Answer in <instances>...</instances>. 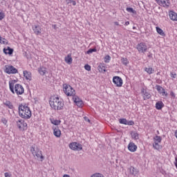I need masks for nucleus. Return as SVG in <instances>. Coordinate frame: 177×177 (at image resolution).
I'll list each match as a JSON object with an SVG mask.
<instances>
[{
	"label": "nucleus",
	"instance_id": "nucleus-5",
	"mask_svg": "<svg viewBox=\"0 0 177 177\" xmlns=\"http://www.w3.org/2000/svg\"><path fill=\"white\" fill-rule=\"evenodd\" d=\"M63 90L66 96H75V90H74L71 86L64 84Z\"/></svg>",
	"mask_w": 177,
	"mask_h": 177
},
{
	"label": "nucleus",
	"instance_id": "nucleus-54",
	"mask_svg": "<svg viewBox=\"0 0 177 177\" xmlns=\"http://www.w3.org/2000/svg\"><path fill=\"white\" fill-rule=\"evenodd\" d=\"M133 30H136V26H133Z\"/></svg>",
	"mask_w": 177,
	"mask_h": 177
},
{
	"label": "nucleus",
	"instance_id": "nucleus-51",
	"mask_svg": "<svg viewBox=\"0 0 177 177\" xmlns=\"http://www.w3.org/2000/svg\"><path fill=\"white\" fill-rule=\"evenodd\" d=\"M124 26H129V21H126Z\"/></svg>",
	"mask_w": 177,
	"mask_h": 177
},
{
	"label": "nucleus",
	"instance_id": "nucleus-47",
	"mask_svg": "<svg viewBox=\"0 0 177 177\" xmlns=\"http://www.w3.org/2000/svg\"><path fill=\"white\" fill-rule=\"evenodd\" d=\"M4 176H5L6 177H11V176H12V175H10V174H9V173H8V172L5 173Z\"/></svg>",
	"mask_w": 177,
	"mask_h": 177
},
{
	"label": "nucleus",
	"instance_id": "nucleus-35",
	"mask_svg": "<svg viewBox=\"0 0 177 177\" xmlns=\"http://www.w3.org/2000/svg\"><path fill=\"white\" fill-rule=\"evenodd\" d=\"M120 124H124V125H127L128 120H127V119L123 118V119H120L119 120Z\"/></svg>",
	"mask_w": 177,
	"mask_h": 177
},
{
	"label": "nucleus",
	"instance_id": "nucleus-21",
	"mask_svg": "<svg viewBox=\"0 0 177 177\" xmlns=\"http://www.w3.org/2000/svg\"><path fill=\"white\" fill-rule=\"evenodd\" d=\"M50 121L51 122V124H53V125H60V123L62 122L61 120H55L54 118H50Z\"/></svg>",
	"mask_w": 177,
	"mask_h": 177
},
{
	"label": "nucleus",
	"instance_id": "nucleus-50",
	"mask_svg": "<svg viewBox=\"0 0 177 177\" xmlns=\"http://www.w3.org/2000/svg\"><path fill=\"white\" fill-rule=\"evenodd\" d=\"M115 26H120V24L118 21L114 22Z\"/></svg>",
	"mask_w": 177,
	"mask_h": 177
},
{
	"label": "nucleus",
	"instance_id": "nucleus-34",
	"mask_svg": "<svg viewBox=\"0 0 177 177\" xmlns=\"http://www.w3.org/2000/svg\"><path fill=\"white\" fill-rule=\"evenodd\" d=\"M97 49L96 48H90L88 50L86 51L87 55H91L92 54L93 52H97Z\"/></svg>",
	"mask_w": 177,
	"mask_h": 177
},
{
	"label": "nucleus",
	"instance_id": "nucleus-22",
	"mask_svg": "<svg viewBox=\"0 0 177 177\" xmlns=\"http://www.w3.org/2000/svg\"><path fill=\"white\" fill-rule=\"evenodd\" d=\"M131 136L132 139H134V140H138V139H139V134L136 131H131Z\"/></svg>",
	"mask_w": 177,
	"mask_h": 177
},
{
	"label": "nucleus",
	"instance_id": "nucleus-8",
	"mask_svg": "<svg viewBox=\"0 0 177 177\" xmlns=\"http://www.w3.org/2000/svg\"><path fill=\"white\" fill-rule=\"evenodd\" d=\"M113 82L118 87L122 86V79L120 76H114L113 77Z\"/></svg>",
	"mask_w": 177,
	"mask_h": 177
},
{
	"label": "nucleus",
	"instance_id": "nucleus-23",
	"mask_svg": "<svg viewBox=\"0 0 177 177\" xmlns=\"http://www.w3.org/2000/svg\"><path fill=\"white\" fill-rule=\"evenodd\" d=\"M97 70L100 73H106V66H104V64H100L98 66Z\"/></svg>",
	"mask_w": 177,
	"mask_h": 177
},
{
	"label": "nucleus",
	"instance_id": "nucleus-19",
	"mask_svg": "<svg viewBox=\"0 0 177 177\" xmlns=\"http://www.w3.org/2000/svg\"><path fill=\"white\" fill-rule=\"evenodd\" d=\"M24 77H25L26 80H29L31 81V73L28 71H24Z\"/></svg>",
	"mask_w": 177,
	"mask_h": 177
},
{
	"label": "nucleus",
	"instance_id": "nucleus-29",
	"mask_svg": "<svg viewBox=\"0 0 177 177\" xmlns=\"http://www.w3.org/2000/svg\"><path fill=\"white\" fill-rule=\"evenodd\" d=\"M39 73L40 75H45V74L46 73V68H45L44 67H40L39 68Z\"/></svg>",
	"mask_w": 177,
	"mask_h": 177
},
{
	"label": "nucleus",
	"instance_id": "nucleus-32",
	"mask_svg": "<svg viewBox=\"0 0 177 177\" xmlns=\"http://www.w3.org/2000/svg\"><path fill=\"white\" fill-rule=\"evenodd\" d=\"M156 89L158 91V92H159V93H162L163 91H165V89L162 88V86H160V85H156Z\"/></svg>",
	"mask_w": 177,
	"mask_h": 177
},
{
	"label": "nucleus",
	"instance_id": "nucleus-49",
	"mask_svg": "<svg viewBox=\"0 0 177 177\" xmlns=\"http://www.w3.org/2000/svg\"><path fill=\"white\" fill-rule=\"evenodd\" d=\"M66 2L67 3V5H68L69 3H71L72 0H66Z\"/></svg>",
	"mask_w": 177,
	"mask_h": 177
},
{
	"label": "nucleus",
	"instance_id": "nucleus-40",
	"mask_svg": "<svg viewBox=\"0 0 177 177\" xmlns=\"http://www.w3.org/2000/svg\"><path fill=\"white\" fill-rule=\"evenodd\" d=\"M73 100L75 103H77V102H80L81 99H80V97H78L77 96L73 95Z\"/></svg>",
	"mask_w": 177,
	"mask_h": 177
},
{
	"label": "nucleus",
	"instance_id": "nucleus-39",
	"mask_svg": "<svg viewBox=\"0 0 177 177\" xmlns=\"http://www.w3.org/2000/svg\"><path fill=\"white\" fill-rule=\"evenodd\" d=\"M0 44H3V45H8V40L6 39H2L0 41Z\"/></svg>",
	"mask_w": 177,
	"mask_h": 177
},
{
	"label": "nucleus",
	"instance_id": "nucleus-6",
	"mask_svg": "<svg viewBox=\"0 0 177 177\" xmlns=\"http://www.w3.org/2000/svg\"><path fill=\"white\" fill-rule=\"evenodd\" d=\"M17 126L19 128V131H27V122L23 119H18L16 120Z\"/></svg>",
	"mask_w": 177,
	"mask_h": 177
},
{
	"label": "nucleus",
	"instance_id": "nucleus-55",
	"mask_svg": "<svg viewBox=\"0 0 177 177\" xmlns=\"http://www.w3.org/2000/svg\"><path fill=\"white\" fill-rule=\"evenodd\" d=\"M88 122H91V120L89 119H87Z\"/></svg>",
	"mask_w": 177,
	"mask_h": 177
},
{
	"label": "nucleus",
	"instance_id": "nucleus-7",
	"mask_svg": "<svg viewBox=\"0 0 177 177\" xmlns=\"http://www.w3.org/2000/svg\"><path fill=\"white\" fill-rule=\"evenodd\" d=\"M5 73L7 74H17L18 73L17 69L13 66H6Z\"/></svg>",
	"mask_w": 177,
	"mask_h": 177
},
{
	"label": "nucleus",
	"instance_id": "nucleus-11",
	"mask_svg": "<svg viewBox=\"0 0 177 177\" xmlns=\"http://www.w3.org/2000/svg\"><path fill=\"white\" fill-rule=\"evenodd\" d=\"M157 3L160 5V6H163V8H169V5L171 3L169 0H156Z\"/></svg>",
	"mask_w": 177,
	"mask_h": 177
},
{
	"label": "nucleus",
	"instance_id": "nucleus-16",
	"mask_svg": "<svg viewBox=\"0 0 177 177\" xmlns=\"http://www.w3.org/2000/svg\"><path fill=\"white\" fill-rule=\"evenodd\" d=\"M53 129L54 131V135L56 136V138H60L62 135V131H60V129H59V127H53Z\"/></svg>",
	"mask_w": 177,
	"mask_h": 177
},
{
	"label": "nucleus",
	"instance_id": "nucleus-28",
	"mask_svg": "<svg viewBox=\"0 0 177 177\" xmlns=\"http://www.w3.org/2000/svg\"><path fill=\"white\" fill-rule=\"evenodd\" d=\"M145 71H146V73H147V74H153L154 73V69H153V68L151 67H146L145 68Z\"/></svg>",
	"mask_w": 177,
	"mask_h": 177
},
{
	"label": "nucleus",
	"instance_id": "nucleus-45",
	"mask_svg": "<svg viewBox=\"0 0 177 177\" xmlns=\"http://www.w3.org/2000/svg\"><path fill=\"white\" fill-rule=\"evenodd\" d=\"M171 78H176L177 75L175 73H171Z\"/></svg>",
	"mask_w": 177,
	"mask_h": 177
},
{
	"label": "nucleus",
	"instance_id": "nucleus-31",
	"mask_svg": "<svg viewBox=\"0 0 177 177\" xmlns=\"http://www.w3.org/2000/svg\"><path fill=\"white\" fill-rule=\"evenodd\" d=\"M121 62L122 64H124V66H128V64H129V61H128V59L124 57L121 59Z\"/></svg>",
	"mask_w": 177,
	"mask_h": 177
},
{
	"label": "nucleus",
	"instance_id": "nucleus-36",
	"mask_svg": "<svg viewBox=\"0 0 177 177\" xmlns=\"http://www.w3.org/2000/svg\"><path fill=\"white\" fill-rule=\"evenodd\" d=\"M5 19V12L2 10H0V20Z\"/></svg>",
	"mask_w": 177,
	"mask_h": 177
},
{
	"label": "nucleus",
	"instance_id": "nucleus-46",
	"mask_svg": "<svg viewBox=\"0 0 177 177\" xmlns=\"http://www.w3.org/2000/svg\"><path fill=\"white\" fill-rule=\"evenodd\" d=\"M1 121H2L3 124H4V125H6V124L8 123V120H6V119H5V118H3L1 120Z\"/></svg>",
	"mask_w": 177,
	"mask_h": 177
},
{
	"label": "nucleus",
	"instance_id": "nucleus-27",
	"mask_svg": "<svg viewBox=\"0 0 177 177\" xmlns=\"http://www.w3.org/2000/svg\"><path fill=\"white\" fill-rule=\"evenodd\" d=\"M3 104L6 106V107H8V109H13V104H12V102L10 101H6L3 102Z\"/></svg>",
	"mask_w": 177,
	"mask_h": 177
},
{
	"label": "nucleus",
	"instance_id": "nucleus-52",
	"mask_svg": "<svg viewBox=\"0 0 177 177\" xmlns=\"http://www.w3.org/2000/svg\"><path fill=\"white\" fill-rule=\"evenodd\" d=\"M63 177H70V176H68V175H67V174H64V175L63 176Z\"/></svg>",
	"mask_w": 177,
	"mask_h": 177
},
{
	"label": "nucleus",
	"instance_id": "nucleus-17",
	"mask_svg": "<svg viewBox=\"0 0 177 177\" xmlns=\"http://www.w3.org/2000/svg\"><path fill=\"white\" fill-rule=\"evenodd\" d=\"M142 93L143 95L144 100H147V99H150V97H151V95H150V93H147V91H145L144 89L142 91Z\"/></svg>",
	"mask_w": 177,
	"mask_h": 177
},
{
	"label": "nucleus",
	"instance_id": "nucleus-37",
	"mask_svg": "<svg viewBox=\"0 0 177 177\" xmlns=\"http://www.w3.org/2000/svg\"><path fill=\"white\" fill-rule=\"evenodd\" d=\"M76 104L78 107H82V106H84V102L82 100H80V101L76 102Z\"/></svg>",
	"mask_w": 177,
	"mask_h": 177
},
{
	"label": "nucleus",
	"instance_id": "nucleus-33",
	"mask_svg": "<svg viewBox=\"0 0 177 177\" xmlns=\"http://www.w3.org/2000/svg\"><path fill=\"white\" fill-rule=\"evenodd\" d=\"M127 12H129V13H136V10H133L132 8H126Z\"/></svg>",
	"mask_w": 177,
	"mask_h": 177
},
{
	"label": "nucleus",
	"instance_id": "nucleus-20",
	"mask_svg": "<svg viewBox=\"0 0 177 177\" xmlns=\"http://www.w3.org/2000/svg\"><path fill=\"white\" fill-rule=\"evenodd\" d=\"M3 52L5 55H13V49L10 47H8V48H3Z\"/></svg>",
	"mask_w": 177,
	"mask_h": 177
},
{
	"label": "nucleus",
	"instance_id": "nucleus-15",
	"mask_svg": "<svg viewBox=\"0 0 177 177\" xmlns=\"http://www.w3.org/2000/svg\"><path fill=\"white\" fill-rule=\"evenodd\" d=\"M169 18L173 21H177V13L174 11H170L169 13Z\"/></svg>",
	"mask_w": 177,
	"mask_h": 177
},
{
	"label": "nucleus",
	"instance_id": "nucleus-30",
	"mask_svg": "<svg viewBox=\"0 0 177 177\" xmlns=\"http://www.w3.org/2000/svg\"><path fill=\"white\" fill-rule=\"evenodd\" d=\"M156 31L160 35H162V37L165 36V33L160 27H156Z\"/></svg>",
	"mask_w": 177,
	"mask_h": 177
},
{
	"label": "nucleus",
	"instance_id": "nucleus-41",
	"mask_svg": "<svg viewBox=\"0 0 177 177\" xmlns=\"http://www.w3.org/2000/svg\"><path fill=\"white\" fill-rule=\"evenodd\" d=\"M91 177H104L103 174H93Z\"/></svg>",
	"mask_w": 177,
	"mask_h": 177
},
{
	"label": "nucleus",
	"instance_id": "nucleus-2",
	"mask_svg": "<svg viewBox=\"0 0 177 177\" xmlns=\"http://www.w3.org/2000/svg\"><path fill=\"white\" fill-rule=\"evenodd\" d=\"M18 110L19 115L21 118H23L24 120H30V118H31V116L32 115L31 110L30 109V107L27 106V105H23V104H21L19 106Z\"/></svg>",
	"mask_w": 177,
	"mask_h": 177
},
{
	"label": "nucleus",
	"instance_id": "nucleus-53",
	"mask_svg": "<svg viewBox=\"0 0 177 177\" xmlns=\"http://www.w3.org/2000/svg\"><path fill=\"white\" fill-rule=\"evenodd\" d=\"M175 135H176V138H177V130L176 131Z\"/></svg>",
	"mask_w": 177,
	"mask_h": 177
},
{
	"label": "nucleus",
	"instance_id": "nucleus-38",
	"mask_svg": "<svg viewBox=\"0 0 177 177\" xmlns=\"http://www.w3.org/2000/svg\"><path fill=\"white\" fill-rule=\"evenodd\" d=\"M111 59V57H110V55L105 56V57H104L105 63H109V62H110Z\"/></svg>",
	"mask_w": 177,
	"mask_h": 177
},
{
	"label": "nucleus",
	"instance_id": "nucleus-10",
	"mask_svg": "<svg viewBox=\"0 0 177 177\" xmlns=\"http://www.w3.org/2000/svg\"><path fill=\"white\" fill-rule=\"evenodd\" d=\"M137 49L140 53H145L147 50V46L145 43H140L137 46Z\"/></svg>",
	"mask_w": 177,
	"mask_h": 177
},
{
	"label": "nucleus",
	"instance_id": "nucleus-12",
	"mask_svg": "<svg viewBox=\"0 0 177 177\" xmlns=\"http://www.w3.org/2000/svg\"><path fill=\"white\" fill-rule=\"evenodd\" d=\"M32 30L36 35H40L42 31V28H41V26L39 25H34L32 26Z\"/></svg>",
	"mask_w": 177,
	"mask_h": 177
},
{
	"label": "nucleus",
	"instance_id": "nucleus-42",
	"mask_svg": "<svg viewBox=\"0 0 177 177\" xmlns=\"http://www.w3.org/2000/svg\"><path fill=\"white\" fill-rule=\"evenodd\" d=\"M84 68L85 70H86L87 71H91V66H89L88 64H86L84 66Z\"/></svg>",
	"mask_w": 177,
	"mask_h": 177
},
{
	"label": "nucleus",
	"instance_id": "nucleus-18",
	"mask_svg": "<svg viewBox=\"0 0 177 177\" xmlns=\"http://www.w3.org/2000/svg\"><path fill=\"white\" fill-rule=\"evenodd\" d=\"M65 62L67 64H71L73 63V57H71V54H68L66 57H65Z\"/></svg>",
	"mask_w": 177,
	"mask_h": 177
},
{
	"label": "nucleus",
	"instance_id": "nucleus-56",
	"mask_svg": "<svg viewBox=\"0 0 177 177\" xmlns=\"http://www.w3.org/2000/svg\"><path fill=\"white\" fill-rule=\"evenodd\" d=\"M158 133H160V132L158 131H157Z\"/></svg>",
	"mask_w": 177,
	"mask_h": 177
},
{
	"label": "nucleus",
	"instance_id": "nucleus-43",
	"mask_svg": "<svg viewBox=\"0 0 177 177\" xmlns=\"http://www.w3.org/2000/svg\"><path fill=\"white\" fill-rule=\"evenodd\" d=\"M162 95V96H168V93L165 92V90H163V91H162V93H160Z\"/></svg>",
	"mask_w": 177,
	"mask_h": 177
},
{
	"label": "nucleus",
	"instance_id": "nucleus-48",
	"mask_svg": "<svg viewBox=\"0 0 177 177\" xmlns=\"http://www.w3.org/2000/svg\"><path fill=\"white\" fill-rule=\"evenodd\" d=\"M72 5H73V6H75V5H77V2H75V1H71Z\"/></svg>",
	"mask_w": 177,
	"mask_h": 177
},
{
	"label": "nucleus",
	"instance_id": "nucleus-14",
	"mask_svg": "<svg viewBox=\"0 0 177 177\" xmlns=\"http://www.w3.org/2000/svg\"><path fill=\"white\" fill-rule=\"evenodd\" d=\"M129 171L130 175H133L134 176H136L138 175V172H139V170H138V169L131 166L129 168Z\"/></svg>",
	"mask_w": 177,
	"mask_h": 177
},
{
	"label": "nucleus",
	"instance_id": "nucleus-4",
	"mask_svg": "<svg viewBox=\"0 0 177 177\" xmlns=\"http://www.w3.org/2000/svg\"><path fill=\"white\" fill-rule=\"evenodd\" d=\"M30 151L36 158H40L41 161H44V156H42V151L38 148H35V145H32Z\"/></svg>",
	"mask_w": 177,
	"mask_h": 177
},
{
	"label": "nucleus",
	"instance_id": "nucleus-9",
	"mask_svg": "<svg viewBox=\"0 0 177 177\" xmlns=\"http://www.w3.org/2000/svg\"><path fill=\"white\" fill-rule=\"evenodd\" d=\"M69 147L72 150H77V151H80V150L82 149V145L78 142H72L69 145Z\"/></svg>",
	"mask_w": 177,
	"mask_h": 177
},
{
	"label": "nucleus",
	"instance_id": "nucleus-26",
	"mask_svg": "<svg viewBox=\"0 0 177 177\" xmlns=\"http://www.w3.org/2000/svg\"><path fill=\"white\" fill-rule=\"evenodd\" d=\"M161 140H162V138L160 136H156L153 138V143H160Z\"/></svg>",
	"mask_w": 177,
	"mask_h": 177
},
{
	"label": "nucleus",
	"instance_id": "nucleus-25",
	"mask_svg": "<svg viewBox=\"0 0 177 177\" xmlns=\"http://www.w3.org/2000/svg\"><path fill=\"white\" fill-rule=\"evenodd\" d=\"M153 147L155 149V150H161V149H162V146L158 142H153Z\"/></svg>",
	"mask_w": 177,
	"mask_h": 177
},
{
	"label": "nucleus",
	"instance_id": "nucleus-24",
	"mask_svg": "<svg viewBox=\"0 0 177 177\" xmlns=\"http://www.w3.org/2000/svg\"><path fill=\"white\" fill-rule=\"evenodd\" d=\"M162 107H164V103H162V102H156V109L157 110H161V109H162Z\"/></svg>",
	"mask_w": 177,
	"mask_h": 177
},
{
	"label": "nucleus",
	"instance_id": "nucleus-44",
	"mask_svg": "<svg viewBox=\"0 0 177 177\" xmlns=\"http://www.w3.org/2000/svg\"><path fill=\"white\" fill-rule=\"evenodd\" d=\"M135 122L132 120L128 121L127 120V125H134Z\"/></svg>",
	"mask_w": 177,
	"mask_h": 177
},
{
	"label": "nucleus",
	"instance_id": "nucleus-1",
	"mask_svg": "<svg viewBox=\"0 0 177 177\" xmlns=\"http://www.w3.org/2000/svg\"><path fill=\"white\" fill-rule=\"evenodd\" d=\"M49 104L53 110L60 111L64 109V102L59 97L52 96L50 98Z\"/></svg>",
	"mask_w": 177,
	"mask_h": 177
},
{
	"label": "nucleus",
	"instance_id": "nucleus-3",
	"mask_svg": "<svg viewBox=\"0 0 177 177\" xmlns=\"http://www.w3.org/2000/svg\"><path fill=\"white\" fill-rule=\"evenodd\" d=\"M16 80L9 82L10 91L12 93H17V95H23L24 93V88L21 84H17L15 85Z\"/></svg>",
	"mask_w": 177,
	"mask_h": 177
},
{
	"label": "nucleus",
	"instance_id": "nucleus-13",
	"mask_svg": "<svg viewBox=\"0 0 177 177\" xmlns=\"http://www.w3.org/2000/svg\"><path fill=\"white\" fill-rule=\"evenodd\" d=\"M128 149L129 151L134 153V151H136L138 149V146H136V145H135L133 142H130L128 145Z\"/></svg>",
	"mask_w": 177,
	"mask_h": 177
}]
</instances>
